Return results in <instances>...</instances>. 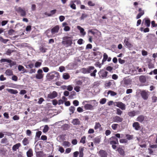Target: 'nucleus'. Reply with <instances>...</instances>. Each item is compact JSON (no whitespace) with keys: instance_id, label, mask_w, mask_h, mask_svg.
<instances>
[{"instance_id":"obj_1","label":"nucleus","mask_w":157,"mask_h":157,"mask_svg":"<svg viewBox=\"0 0 157 157\" xmlns=\"http://www.w3.org/2000/svg\"><path fill=\"white\" fill-rule=\"evenodd\" d=\"M60 77L59 73L55 71L48 73L46 75L47 79L50 81L53 79L55 81H56L59 80Z\"/></svg>"},{"instance_id":"obj_2","label":"nucleus","mask_w":157,"mask_h":157,"mask_svg":"<svg viewBox=\"0 0 157 157\" xmlns=\"http://www.w3.org/2000/svg\"><path fill=\"white\" fill-rule=\"evenodd\" d=\"M73 37L66 36L63 38L62 44L66 47L71 46L72 44Z\"/></svg>"},{"instance_id":"obj_3","label":"nucleus","mask_w":157,"mask_h":157,"mask_svg":"<svg viewBox=\"0 0 157 157\" xmlns=\"http://www.w3.org/2000/svg\"><path fill=\"white\" fill-rule=\"evenodd\" d=\"M109 140V144L112 145V148L113 149H115L116 148V144H119L118 139L116 137L113 136L110 138Z\"/></svg>"},{"instance_id":"obj_4","label":"nucleus","mask_w":157,"mask_h":157,"mask_svg":"<svg viewBox=\"0 0 157 157\" xmlns=\"http://www.w3.org/2000/svg\"><path fill=\"white\" fill-rule=\"evenodd\" d=\"M108 73V72L104 69L101 70L98 72L99 77L102 79L107 78Z\"/></svg>"},{"instance_id":"obj_5","label":"nucleus","mask_w":157,"mask_h":157,"mask_svg":"<svg viewBox=\"0 0 157 157\" xmlns=\"http://www.w3.org/2000/svg\"><path fill=\"white\" fill-rule=\"evenodd\" d=\"M149 92L147 90H143L140 91V95L142 98L144 100H147L148 99L149 96Z\"/></svg>"},{"instance_id":"obj_6","label":"nucleus","mask_w":157,"mask_h":157,"mask_svg":"<svg viewBox=\"0 0 157 157\" xmlns=\"http://www.w3.org/2000/svg\"><path fill=\"white\" fill-rule=\"evenodd\" d=\"M43 71L41 69H39L37 71V74L36 75V78L38 79H42L43 78L44 74H43Z\"/></svg>"},{"instance_id":"obj_7","label":"nucleus","mask_w":157,"mask_h":157,"mask_svg":"<svg viewBox=\"0 0 157 157\" xmlns=\"http://www.w3.org/2000/svg\"><path fill=\"white\" fill-rule=\"evenodd\" d=\"M16 11L20 13L21 17H25L26 15V13L24 8H22L21 7H19L16 9Z\"/></svg>"},{"instance_id":"obj_8","label":"nucleus","mask_w":157,"mask_h":157,"mask_svg":"<svg viewBox=\"0 0 157 157\" xmlns=\"http://www.w3.org/2000/svg\"><path fill=\"white\" fill-rule=\"evenodd\" d=\"M112 119L113 122L117 123L121 122L123 121V118L122 117L117 116L113 117Z\"/></svg>"},{"instance_id":"obj_9","label":"nucleus","mask_w":157,"mask_h":157,"mask_svg":"<svg viewBox=\"0 0 157 157\" xmlns=\"http://www.w3.org/2000/svg\"><path fill=\"white\" fill-rule=\"evenodd\" d=\"M98 153L100 157H107L108 156L107 151L103 150H100Z\"/></svg>"},{"instance_id":"obj_10","label":"nucleus","mask_w":157,"mask_h":157,"mask_svg":"<svg viewBox=\"0 0 157 157\" xmlns=\"http://www.w3.org/2000/svg\"><path fill=\"white\" fill-rule=\"evenodd\" d=\"M116 106L121 109L122 110L125 109V105L121 102L119 101L116 102Z\"/></svg>"},{"instance_id":"obj_11","label":"nucleus","mask_w":157,"mask_h":157,"mask_svg":"<svg viewBox=\"0 0 157 157\" xmlns=\"http://www.w3.org/2000/svg\"><path fill=\"white\" fill-rule=\"evenodd\" d=\"M59 29V26L57 25L53 27L51 29V33L52 34H53L58 32Z\"/></svg>"},{"instance_id":"obj_12","label":"nucleus","mask_w":157,"mask_h":157,"mask_svg":"<svg viewBox=\"0 0 157 157\" xmlns=\"http://www.w3.org/2000/svg\"><path fill=\"white\" fill-rule=\"evenodd\" d=\"M140 113V112L139 110H137L136 111H133L128 112V114L129 117H133L136 115L139 114Z\"/></svg>"},{"instance_id":"obj_13","label":"nucleus","mask_w":157,"mask_h":157,"mask_svg":"<svg viewBox=\"0 0 157 157\" xmlns=\"http://www.w3.org/2000/svg\"><path fill=\"white\" fill-rule=\"evenodd\" d=\"M57 96V93L55 91H53L52 93H51L48 95V98L52 99L56 97Z\"/></svg>"},{"instance_id":"obj_14","label":"nucleus","mask_w":157,"mask_h":157,"mask_svg":"<svg viewBox=\"0 0 157 157\" xmlns=\"http://www.w3.org/2000/svg\"><path fill=\"white\" fill-rule=\"evenodd\" d=\"M132 126L136 130H139L141 128L140 124L138 122H135L132 124Z\"/></svg>"},{"instance_id":"obj_15","label":"nucleus","mask_w":157,"mask_h":157,"mask_svg":"<svg viewBox=\"0 0 157 157\" xmlns=\"http://www.w3.org/2000/svg\"><path fill=\"white\" fill-rule=\"evenodd\" d=\"M138 11L139 13L136 16V19H137L140 18L144 13V11L142 10L141 8H139Z\"/></svg>"},{"instance_id":"obj_16","label":"nucleus","mask_w":157,"mask_h":157,"mask_svg":"<svg viewBox=\"0 0 157 157\" xmlns=\"http://www.w3.org/2000/svg\"><path fill=\"white\" fill-rule=\"evenodd\" d=\"M121 146H119L117 150L121 155L123 156H124L125 155V152Z\"/></svg>"},{"instance_id":"obj_17","label":"nucleus","mask_w":157,"mask_h":157,"mask_svg":"<svg viewBox=\"0 0 157 157\" xmlns=\"http://www.w3.org/2000/svg\"><path fill=\"white\" fill-rule=\"evenodd\" d=\"M145 117L142 115L139 116L136 118V120L140 123H142L144 120Z\"/></svg>"},{"instance_id":"obj_18","label":"nucleus","mask_w":157,"mask_h":157,"mask_svg":"<svg viewBox=\"0 0 157 157\" xmlns=\"http://www.w3.org/2000/svg\"><path fill=\"white\" fill-rule=\"evenodd\" d=\"M21 146L20 143H17L14 145L12 147V150L13 151H15L19 149V147Z\"/></svg>"},{"instance_id":"obj_19","label":"nucleus","mask_w":157,"mask_h":157,"mask_svg":"<svg viewBox=\"0 0 157 157\" xmlns=\"http://www.w3.org/2000/svg\"><path fill=\"white\" fill-rule=\"evenodd\" d=\"M84 108L86 110H92L94 109L93 106L90 104H86L84 106Z\"/></svg>"},{"instance_id":"obj_20","label":"nucleus","mask_w":157,"mask_h":157,"mask_svg":"<svg viewBox=\"0 0 157 157\" xmlns=\"http://www.w3.org/2000/svg\"><path fill=\"white\" fill-rule=\"evenodd\" d=\"M72 123L74 125H79L80 124V121L78 118L73 119Z\"/></svg>"},{"instance_id":"obj_21","label":"nucleus","mask_w":157,"mask_h":157,"mask_svg":"<svg viewBox=\"0 0 157 157\" xmlns=\"http://www.w3.org/2000/svg\"><path fill=\"white\" fill-rule=\"evenodd\" d=\"M124 43L125 45L128 48H131L132 46V44L128 41V39H125L124 41Z\"/></svg>"},{"instance_id":"obj_22","label":"nucleus","mask_w":157,"mask_h":157,"mask_svg":"<svg viewBox=\"0 0 157 157\" xmlns=\"http://www.w3.org/2000/svg\"><path fill=\"white\" fill-rule=\"evenodd\" d=\"M27 155L28 157H32L33 155V150L30 149L26 152Z\"/></svg>"},{"instance_id":"obj_23","label":"nucleus","mask_w":157,"mask_h":157,"mask_svg":"<svg viewBox=\"0 0 157 157\" xmlns=\"http://www.w3.org/2000/svg\"><path fill=\"white\" fill-rule=\"evenodd\" d=\"M7 90L9 92L12 94H16L18 93V91L16 90L7 89Z\"/></svg>"},{"instance_id":"obj_24","label":"nucleus","mask_w":157,"mask_h":157,"mask_svg":"<svg viewBox=\"0 0 157 157\" xmlns=\"http://www.w3.org/2000/svg\"><path fill=\"white\" fill-rule=\"evenodd\" d=\"M77 28L80 31V33L82 35L84 36L86 34V32L84 31L83 28L80 26H78Z\"/></svg>"},{"instance_id":"obj_25","label":"nucleus","mask_w":157,"mask_h":157,"mask_svg":"<svg viewBox=\"0 0 157 157\" xmlns=\"http://www.w3.org/2000/svg\"><path fill=\"white\" fill-rule=\"evenodd\" d=\"M84 149V147H80L79 149V157H83V151Z\"/></svg>"},{"instance_id":"obj_26","label":"nucleus","mask_w":157,"mask_h":157,"mask_svg":"<svg viewBox=\"0 0 157 157\" xmlns=\"http://www.w3.org/2000/svg\"><path fill=\"white\" fill-rule=\"evenodd\" d=\"M100 140V138L98 136L96 137L93 139L94 142L96 144H99Z\"/></svg>"},{"instance_id":"obj_27","label":"nucleus","mask_w":157,"mask_h":157,"mask_svg":"<svg viewBox=\"0 0 157 157\" xmlns=\"http://www.w3.org/2000/svg\"><path fill=\"white\" fill-rule=\"evenodd\" d=\"M23 144L24 146H25L29 143V141L28 139L26 138H25L22 141Z\"/></svg>"},{"instance_id":"obj_28","label":"nucleus","mask_w":157,"mask_h":157,"mask_svg":"<svg viewBox=\"0 0 157 157\" xmlns=\"http://www.w3.org/2000/svg\"><path fill=\"white\" fill-rule=\"evenodd\" d=\"M63 77L64 79L67 80L69 78H70V75L68 73H65L63 75Z\"/></svg>"},{"instance_id":"obj_29","label":"nucleus","mask_w":157,"mask_h":157,"mask_svg":"<svg viewBox=\"0 0 157 157\" xmlns=\"http://www.w3.org/2000/svg\"><path fill=\"white\" fill-rule=\"evenodd\" d=\"M5 73L7 75L11 76L13 75V72L12 70L8 69L6 71Z\"/></svg>"},{"instance_id":"obj_30","label":"nucleus","mask_w":157,"mask_h":157,"mask_svg":"<svg viewBox=\"0 0 157 157\" xmlns=\"http://www.w3.org/2000/svg\"><path fill=\"white\" fill-rule=\"evenodd\" d=\"M140 81L142 82H145L146 81V78L145 76L142 75L140 77Z\"/></svg>"},{"instance_id":"obj_31","label":"nucleus","mask_w":157,"mask_h":157,"mask_svg":"<svg viewBox=\"0 0 157 157\" xmlns=\"http://www.w3.org/2000/svg\"><path fill=\"white\" fill-rule=\"evenodd\" d=\"M125 136L126 137V139L128 140H132L133 138V135H132L126 134L125 135Z\"/></svg>"},{"instance_id":"obj_32","label":"nucleus","mask_w":157,"mask_h":157,"mask_svg":"<svg viewBox=\"0 0 157 157\" xmlns=\"http://www.w3.org/2000/svg\"><path fill=\"white\" fill-rule=\"evenodd\" d=\"M101 124L99 122H96L95 123V124L94 127V129L95 130H97L98 129V128L101 127Z\"/></svg>"},{"instance_id":"obj_33","label":"nucleus","mask_w":157,"mask_h":157,"mask_svg":"<svg viewBox=\"0 0 157 157\" xmlns=\"http://www.w3.org/2000/svg\"><path fill=\"white\" fill-rule=\"evenodd\" d=\"M145 20V25L147 27H149L150 25V21L149 19H144Z\"/></svg>"},{"instance_id":"obj_34","label":"nucleus","mask_w":157,"mask_h":157,"mask_svg":"<svg viewBox=\"0 0 157 157\" xmlns=\"http://www.w3.org/2000/svg\"><path fill=\"white\" fill-rule=\"evenodd\" d=\"M1 63L3 62H7L9 63H11L12 60L10 59H2L0 60Z\"/></svg>"},{"instance_id":"obj_35","label":"nucleus","mask_w":157,"mask_h":157,"mask_svg":"<svg viewBox=\"0 0 157 157\" xmlns=\"http://www.w3.org/2000/svg\"><path fill=\"white\" fill-rule=\"evenodd\" d=\"M108 58V56L105 53H104L103 54V58L102 60V62L103 63L106 61Z\"/></svg>"},{"instance_id":"obj_36","label":"nucleus","mask_w":157,"mask_h":157,"mask_svg":"<svg viewBox=\"0 0 157 157\" xmlns=\"http://www.w3.org/2000/svg\"><path fill=\"white\" fill-rule=\"evenodd\" d=\"M62 144L64 146L69 147L70 146L71 144L68 141H64L63 143Z\"/></svg>"},{"instance_id":"obj_37","label":"nucleus","mask_w":157,"mask_h":157,"mask_svg":"<svg viewBox=\"0 0 157 157\" xmlns=\"http://www.w3.org/2000/svg\"><path fill=\"white\" fill-rule=\"evenodd\" d=\"M47 49L43 46H40V50L42 53H45L46 52Z\"/></svg>"},{"instance_id":"obj_38","label":"nucleus","mask_w":157,"mask_h":157,"mask_svg":"<svg viewBox=\"0 0 157 157\" xmlns=\"http://www.w3.org/2000/svg\"><path fill=\"white\" fill-rule=\"evenodd\" d=\"M88 16V15L85 13H83L81 16L80 18L81 20H83L84 19L86 18Z\"/></svg>"},{"instance_id":"obj_39","label":"nucleus","mask_w":157,"mask_h":157,"mask_svg":"<svg viewBox=\"0 0 157 157\" xmlns=\"http://www.w3.org/2000/svg\"><path fill=\"white\" fill-rule=\"evenodd\" d=\"M13 52L14 50L10 49H8L7 51L6 52V54L8 55H10Z\"/></svg>"},{"instance_id":"obj_40","label":"nucleus","mask_w":157,"mask_h":157,"mask_svg":"<svg viewBox=\"0 0 157 157\" xmlns=\"http://www.w3.org/2000/svg\"><path fill=\"white\" fill-rule=\"evenodd\" d=\"M49 130V127L46 125H45L44 128L43 130V132L44 133L47 132Z\"/></svg>"},{"instance_id":"obj_41","label":"nucleus","mask_w":157,"mask_h":157,"mask_svg":"<svg viewBox=\"0 0 157 157\" xmlns=\"http://www.w3.org/2000/svg\"><path fill=\"white\" fill-rule=\"evenodd\" d=\"M81 72L83 74L88 73V71L87 68H83L81 69Z\"/></svg>"},{"instance_id":"obj_42","label":"nucleus","mask_w":157,"mask_h":157,"mask_svg":"<svg viewBox=\"0 0 157 157\" xmlns=\"http://www.w3.org/2000/svg\"><path fill=\"white\" fill-rule=\"evenodd\" d=\"M37 157H43V152L42 151H40L36 153Z\"/></svg>"},{"instance_id":"obj_43","label":"nucleus","mask_w":157,"mask_h":157,"mask_svg":"<svg viewBox=\"0 0 157 157\" xmlns=\"http://www.w3.org/2000/svg\"><path fill=\"white\" fill-rule=\"evenodd\" d=\"M76 93L74 91H72L71 92L70 95L69 96V97L70 98H73V96L75 95Z\"/></svg>"},{"instance_id":"obj_44","label":"nucleus","mask_w":157,"mask_h":157,"mask_svg":"<svg viewBox=\"0 0 157 157\" xmlns=\"http://www.w3.org/2000/svg\"><path fill=\"white\" fill-rule=\"evenodd\" d=\"M118 125V124H113L111 126L112 128L114 130H116L117 128Z\"/></svg>"},{"instance_id":"obj_45","label":"nucleus","mask_w":157,"mask_h":157,"mask_svg":"<svg viewBox=\"0 0 157 157\" xmlns=\"http://www.w3.org/2000/svg\"><path fill=\"white\" fill-rule=\"evenodd\" d=\"M86 137L85 136H83L82 137L80 140V142L81 143H82L83 144H84L86 143Z\"/></svg>"},{"instance_id":"obj_46","label":"nucleus","mask_w":157,"mask_h":157,"mask_svg":"<svg viewBox=\"0 0 157 157\" xmlns=\"http://www.w3.org/2000/svg\"><path fill=\"white\" fill-rule=\"evenodd\" d=\"M110 94L112 96H114L117 95V94L114 91L111 90H109L108 92V94Z\"/></svg>"},{"instance_id":"obj_47","label":"nucleus","mask_w":157,"mask_h":157,"mask_svg":"<svg viewBox=\"0 0 157 157\" xmlns=\"http://www.w3.org/2000/svg\"><path fill=\"white\" fill-rule=\"evenodd\" d=\"M151 99L152 103L156 102L157 101V97L154 95L151 97Z\"/></svg>"},{"instance_id":"obj_48","label":"nucleus","mask_w":157,"mask_h":157,"mask_svg":"<svg viewBox=\"0 0 157 157\" xmlns=\"http://www.w3.org/2000/svg\"><path fill=\"white\" fill-rule=\"evenodd\" d=\"M106 101V99L105 98H103L101 99L100 103L101 104H105Z\"/></svg>"},{"instance_id":"obj_49","label":"nucleus","mask_w":157,"mask_h":157,"mask_svg":"<svg viewBox=\"0 0 157 157\" xmlns=\"http://www.w3.org/2000/svg\"><path fill=\"white\" fill-rule=\"evenodd\" d=\"M75 110V107L74 106H71L69 108V110L71 112V114H73Z\"/></svg>"},{"instance_id":"obj_50","label":"nucleus","mask_w":157,"mask_h":157,"mask_svg":"<svg viewBox=\"0 0 157 157\" xmlns=\"http://www.w3.org/2000/svg\"><path fill=\"white\" fill-rule=\"evenodd\" d=\"M120 143H128V140L125 139H122L119 140Z\"/></svg>"},{"instance_id":"obj_51","label":"nucleus","mask_w":157,"mask_h":157,"mask_svg":"<svg viewBox=\"0 0 157 157\" xmlns=\"http://www.w3.org/2000/svg\"><path fill=\"white\" fill-rule=\"evenodd\" d=\"M94 67L93 66H89L87 68L88 70V73H90L92 70H94Z\"/></svg>"},{"instance_id":"obj_52","label":"nucleus","mask_w":157,"mask_h":157,"mask_svg":"<svg viewBox=\"0 0 157 157\" xmlns=\"http://www.w3.org/2000/svg\"><path fill=\"white\" fill-rule=\"evenodd\" d=\"M123 112L119 109H117L116 110V114L118 115H121Z\"/></svg>"},{"instance_id":"obj_53","label":"nucleus","mask_w":157,"mask_h":157,"mask_svg":"<svg viewBox=\"0 0 157 157\" xmlns=\"http://www.w3.org/2000/svg\"><path fill=\"white\" fill-rule=\"evenodd\" d=\"M42 132L40 131H39L38 132H37L36 133V137H37L38 138H39Z\"/></svg>"},{"instance_id":"obj_54","label":"nucleus","mask_w":157,"mask_h":157,"mask_svg":"<svg viewBox=\"0 0 157 157\" xmlns=\"http://www.w3.org/2000/svg\"><path fill=\"white\" fill-rule=\"evenodd\" d=\"M70 7L74 10H75L76 9V5L73 3H71L70 4Z\"/></svg>"},{"instance_id":"obj_55","label":"nucleus","mask_w":157,"mask_h":157,"mask_svg":"<svg viewBox=\"0 0 157 157\" xmlns=\"http://www.w3.org/2000/svg\"><path fill=\"white\" fill-rule=\"evenodd\" d=\"M97 72V70L96 69L94 70L93 72L91 73L90 74V75L91 76H94L95 77L96 76V73Z\"/></svg>"},{"instance_id":"obj_56","label":"nucleus","mask_w":157,"mask_h":157,"mask_svg":"<svg viewBox=\"0 0 157 157\" xmlns=\"http://www.w3.org/2000/svg\"><path fill=\"white\" fill-rule=\"evenodd\" d=\"M41 63L39 62H36L35 64V67H40L41 65Z\"/></svg>"},{"instance_id":"obj_57","label":"nucleus","mask_w":157,"mask_h":157,"mask_svg":"<svg viewBox=\"0 0 157 157\" xmlns=\"http://www.w3.org/2000/svg\"><path fill=\"white\" fill-rule=\"evenodd\" d=\"M15 32L14 30L13 29H10L8 32V34L10 35H11L13 34V33Z\"/></svg>"},{"instance_id":"obj_58","label":"nucleus","mask_w":157,"mask_h":157,"mask_svg":"<svg viewBox=\"0 0 157 157\" xmlns=\"http://www.w3.org/2000/svg\"><path fill=\"white\" fill-rule=\"evenodd\" d=\"M26 67L27 68H32L34 67V64L33 63H30L28 65H26Z\"/></svg>"},{"instance_id":"obj_59","label":"nucleus","mask_w":157,"mask_h":157,"mask_svg":"<svg viewBox=\"0 0 157 157\" xmlns=\"http://www.w3.org/2000/svg\"><path fill=\"white\" fill-rule=\"evenodd\" d=\"M148 68L150 69L154 68V66L153 64L151 63H150L148 64Z\"/></svg>"},{"instance_id":"obj_60","label":"nucleus","mask_w":157,"mask_h":157,"mask_svg":"<svg viewBox=\"0 0 157 157\" xmlns=\"http://www.w3.org/2000/svg\"><path fill=\"white\" fill-rule=\"evenodd\" d=\"M74 2H76L78 5H80L81 4V2L79 0H75L73 1H71V3Z\"/></svg>"},{"instance_id":"obj_61","label":"nucleus","mask_w":157,"mask_h":157,"mask_svg":"<svg viewBox=\"0 0 157 157\" xmlns=\"http://www.w3.org/2000/svg\"><path fill=\"white\" fill-rule=\"evenodd\" d=\"M73 104L75 106H77L79 105V102L77 100H75L73 101Z\"/></svg>"},{"instance_id":"obj_62","label":"nucleus","mask_w":157,"mask_h":157,"mask_svg":"<svg viewBox=\"0 0 157 157\" xmlns=\"http://www.w3.org/2000/svg\"><path fill=\"white\" fill-rule=\"evenodd\" d=\"M24 67L21 65H19L18 67V69L19 71H21L22 70H24Z\"/></svg>"},{"instance_id":"obj_63","label":"nucleus","mask_w":157,"mask_h":157,"mask_svg":"<svg viewBox=\"0 0 157 157\" xmlns=\"http://www.w3.org/2000/svg\"><path fill=\"white\" fill-rule=\"evenodd\" d=\"M112 84V82L110 81H108V82H106L105 83V86L106 87H109L110 86H111Z\"/></svg>"},{"instance_id":"obj_64","label":"nucleus","mask_w":157,"mask_h":157,"mask_svg":"<svg viewBox=\"0 0 157 157\" xmlns=\"http://www.w3.org/2000/svg\"><path fill=\"white\" fill-rule=\"evenodd\" d=\"M7 141V139L5 138L3 139H2L1 141V143L2 144H4L6 143Z\"/></svg>"}]
</instances>
